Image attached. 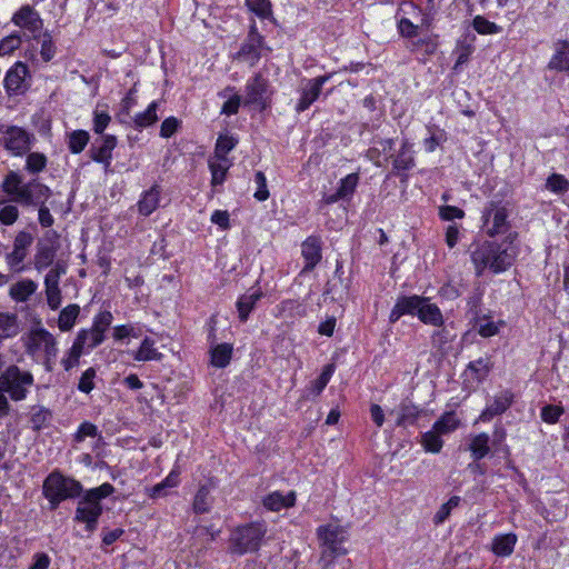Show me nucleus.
Returning a JSON list of instances; mask_svg holds the SVG:
<instances>
[{
	"label": "nucleus",
	"instance_id": "15",
	"mask_svg": "<svg viewBox=\"0 0 569 569\" xmlns=\"http://www.w3.org/2000/svg\"><path fill=\"white\" fill-rule=\"evenodd\" d=\"M12 22L22 28L36 38L43 27L39 13L29 4L22 6L12 17Z\"/></svg>",
	"mask_w": 569,
	"mask_h": 569
},
{
	"label": "nucleus",
	"instance_id": "21",
	"mask_svg": "<svg viewBox=\"0 0 569 569\" xmlns=\"http://www.w3.org/2000/svg\"><path fill=\"white\" fill-rule=\"evenodd\" d=\"M117 146V138L112 134H107L102 138L100 147H92L90 149L91 159L96 162L103 163L106 169L109 168L112 158V151Z\"/></svg>",
	"mask_w": 569,
	"mask_h": 569
},
{
	"label": "nucleus",
	"instance_id": "61",
	"mask_svg": "<svg viewBox=\"0 0 569 569\" xmlns=\"http://www.w3.org/2000/svg\"><path fill=\"white\" fill-rule=\"evenodd\" d=\"M398 30L399 33L407 39L412 40L413 38H417L419 26L413 24L409 19L402 18L398 22Z\"/></svg>",
	"mask_w": 569,
	"mask_h": 569
},
{
	"label": "nucleus",
	"instance_id": "38",
	"mask_svg": "<svg viewBox=\"0 0 569 569\" xmlns=\"http://www.w3.org/2000/svg\"><path fill=\"white\" fill-rule=\"evenodd\" d=\"M137 361L161 360L162 353L154 347V341L146 337L133 356Z\"/></svg>",
	"mask_w": 569,
	"mask_h": 569
},
{
	"label": "nucleus",
	"instance_id": "36",
	"mask_svg": "<svg viewBox=\"0 0 569 569\" xmlns=\"http://www.w3.org/2000/svg\"><path fill=\"white\" fill-rule=\"evenodd\" d=\"M80 313V307L76 303L68 305L66 308H63L58 318V327L61 331H70L74 323Z\"/></svg>",
	"mask_w": 569,
	"mask_h": 569
},
{
	"label": "nucleus",
	"instance_id": "4",
	"mask_svg": "<svg viewBox=\"0 0 569 569\" xmlns=\"http://www.w3.org/2000/svg\"><path fill=\"white\" fill-rule=\"evenodd\" d=\"M26 349L32 357L43 360L47 367L54 362L58 353L56 338L44 328L30 331L26 341Z\"/></svg>",
	"mask_w": 569,
	"mask_h": 569
},
{
	"label": "nucleus",
	"instance_id": "23",
	"mask_svg": "<svg viewBox=\"0 0 569 569\" xmlns=\"http://www.w3.org/2000/svg\"><path fill=\"white\" fill-rule=\"evenodd\" d=\"M419 413V408L408 401H403L397 410L390 411V416H397L396 423L400 427L412 426L417 421Z\"/></svg>",
	"mask_w": 569,
	"mask_h": 569
},
{
	"label": "nucleus",
	"instance_id": "46",
	"mask_svg": "<svg viewBox=\"0 0 569 569\" xmlns=\"http://www.w3.org/2000/svg\"><path fill=\"white\" fill-rule=\"evenodd\" d=\"M158 102L153 101L149 104L146 111L134 117V124L138 128H146L158 121L157 116Z\"/></svg>",
	"mask_w": 569,
	"mask_h": 569
},
{
	"label": "nucleus",
	"instance_id": "51",
	"mask_svg": "<svg viewBox=\"0 0 569 569\" xmlns=\"http://www.w3.org/2000/svg\"><path fill=\"white\" fill-rule=\"evenodd\" d=\"M22 38L19 32H13L0 40V56H9L21 44Z\"/></svg>",
	"mask_w": 569,
	"mask_h": 569
},
{
	"label": "nucleus",
	"instance_id": "56",
	"mask_svg": "<svg viewBox=\"0 0 569 569\" xmlns=\"http://www.w3.org/2000/svg\"><path fill=\"white\" fill-rule=\"evenodd\" d=\"M248 8L260 18H267L271 14V4L269 0H246Z\"/></svg>",
	"mask_w": 569,
	"mask_h": 569
},
{
	"label": "nucleus",
	"instance_id": "25",
	"mask_svg": "<svg viewBox=\"0 0 569 569\" xmlns=\"http://www.w3.org/2000/svg\"><path fill=\"white\" fill-rule=\"evenodd\" d=\"M393 169L398 172L407 171L413 168L415 158L412 152V144L408 140H403L401 148L393 158Z\"/></svg>",
	"mask_w": 569,
	"mask_h": 569
},
{
	"label": "nucleus",
	"instance_id": "57",
	"mask_svg": "<svg viewBox=\"0 0 569 569\" xmlns=\"http://www.w3.org/2000/svg\"><path fill=\"white\" fill-rule=\"evenodd\" d=\"M114 488L112 485L106 482L97 488L89 490L84 496L101 505V500L111 493H113Z\"/></svg>",
	"mask_w": 569,
	"mask_h": 569
},
{
	"label": "nucleus",
	"instance_id": "45",
	"mask_svg": "<svg viewBox=\"0 0 569 569\" xmlns=\"http://www.w3.org/2000/svg\"><path fill=\"white\" fill-rule=\"evenodd\" d=\"M89 142V133L84 130H74L68 136V148L72 153H80Z\"/></svg>",
	"mask_w": 569,
	"mask_h": 569
},
{
	"label": "nucleus",
	"instance_id": "13",
	"mask_svg": "<svg viewBox=\"0 0 569 569\" xmlns=\"http://www.w3.org/2000/svg\"><path fill=\"white\" fill-rule=\"evenodd\" d=\"M102 513V506L98 505L87 496H84L79 502L76 509L74 520L78 522L86 523V528L89 532H92L97 528L98 519Z\"/></svg>",
	"mask_w": 569,
	"mask_h": 569
},
{
	"label": "nucleus",
	"instance_id": "32",
	"mask_svg": "<svg viewBox=\"0 0 569 569\" xmlns=\"http://www.w3.org/2000/svg\"><path fill=\"white\" fill-rule=\"evenodd\" d=\"M261 297L262 293L259 290H256L251 293H244L238 299L237 309L239 313V319L242 322L247 321L249 313L254 308L257 301L260 300Z\"/></svg>",
	"mask_w": 569,
	"mask_h": 569
},
{
	"label": "nucleus",
	"instance_id": "14",
	"mask_svg": "<svg viewBox=\"0 0 569 569\" xmlns=\"http://www.w3.org/2000/svg\"><path fill=\"white\" fill-rule=\"evenodd\" d=\"M34 241V236L26 230L19 231L13 240V249L6 256V261L11 268L20 266L28 254L29 248Z\"/></svg>",
	"mask_w": 569,
	"mask_h": 569
},
{
	"label": "nucleus",
	"instance_id": "8",
	"mask_svg": "<svg viewBox=\"0 0 569 569\" xmlns=\"http://www.w3.org/2000/svg\"><path fill=\"white\" fill-rule=\"evenodd\" d=\"M483 227L490 237L506 233L510 223L508 221V209L501 202L490 201L482 211Z\"/></svg>",
	"mask_w": 569,
	"mask_h": 569
},
{
	"label": "nucleus",
	"instance_id": "54",
	"mask_svg": "<svg viewBox=\"0 0 569 569\" xmlns=\"http://www.w3.org/2000/svg\"><path fill=\"white\" fill-rule=\"evenodd\" d=\"M547 188L552 192L563 193L569 190V181L561 174L553 173L547 180Z\"/></svg>",
	"mask_w": 569,
	"mask_h": 569
},
{
	"label": "nucleus",
	"instance_id": "17",
	"mask_svg": "<svg viewBox=\"0 0 569 569\" xmlns=\"http://www.w3.org/2000/svg\"><path fill=\"white\" fill-rule=\"evenodd\" d=\"M268 81L261 76L256 74L246 86L244 104H257L264 108Z\"/></svg>",
	"mask_w": 569,
	"mask_h": 569
},
{
	"label": "nucleus",
	"instance_id": "58",
	"mask_svg": "<svg viewBox=\"0 0 569 569\" xmlns=\"http://www.w3.org/2000/svg\"><path fill=\"white\" fill-rule=\"evenodd\" d=\"M254 182L257 184V191L253 197L258 201H266L269 198V190L267 188V179L262 171H257L254 174Z\"/></svg>",
	"mask_w": 569,
	"mask_h": 569
},
{
	"label": "nucleus",
	"instance_id": "1",
	"mask_svg": "<svg viewBox=\"0 0 569 569\" xmlns=\"http://www.w3.org/2000/svg\"><path fill=\"white\" fill-rule=\"evenodd\" d=\"M1 189L12 202L22 207H39V222L42 227L53 224V217L44 204L51 194L49 187L36 179L24 182L19 172L11 170L3 178Z\"/></svg>",
	"mask_w": 569,
	"mask_h": 569
},
{
	"label": "nucleus",
	"instance_id": "2",
	"mask_svg": "<svg viewBox=\"0 0 569 569\" xmlns=\"http://www.w3.org/2000/svg\"><path fill=\"white\" fill-rule=\"evenodd\" d=\"M517 257L511 242L485 241L471 252V261L478 276L486 270L500 273L509 269Z\"/></svg>",
	"mask_w": 569,
	"mask_h": 569
},
{
	"label": "nucleus",
	"instance_id": "5",
	"mask_svg": "<svg viewBox=\"0 0 569 569\" xmlns=\"http://www.w3.org/2000/svg\"><path fill=\"white\" fill-rule=\"evenodd\" d=\"M266 530L260 523H250L238 527L230 538L231 551L238 555L258 550Z\"/></svg>",
	"mask_w": 569,
	"mask_h": 569
},
{
	"label": "nucleus",
	"instance_id": "6",
	"mask_svg": "<svg viewBox=\"0 0 569 569\" xmlns=\"http://www.w3.org/2000/svg\"><path fill=\"white\" fill-rule=\"evenodd\" d=\"M3 133L1 143L12 156H23L31 149L34 137L18 126H7L0 129Z\"/></svg>",
	"mask_w": 569,
	"mask_h": 569
},
{
	"label": "nucleus",
	"instance_id": "18",
	"mask_svg": "<svg viewBox=\"0 0 569 569\" xmlns=\"http://www.w3.org/2000/svg\"><path fill=\"white\" fill-rule=\"evenodd\" d=\"M423 297L411 296V297H401L397 300L395 307L392 308L389 320L390 322H396L403 315H416L418 316L419 309L423 303Z\"/></svg>",
	"mask_w": 569,
	"mask_h": 569
},
{
	"label": "nucleus",
	"instance_id": "31",
	"mask_svg": "<svg viewBox=\"0 0 569 569\" xmlns=\"http://www.w3.org/2000/svg\"><path fill=\"white\" fill-rule=\"evenodd\" d=\"M37 288L38 286L33 280L23 279L11 286L10 296L16 301L23 302L27 301L29 297L36 292Z\"/></svg>",
	"mask_w": 569,
	"mask_h": 569
},
{
	"label": "nucleus",
	"instance_id": "11",
	"mask_svg": "<svg viewBox=\"0 0 569 569\" xmlns=\"http://www.w3.org/2000/svg\"><path fill=\"white\" fill-rule=\"evenodd\" d=\"M331 73L309 79L300 89V98L296 104L298 113L306 111L319 98L323 84L329 81Z\"/></svg>",
	"mask_w": 569,
	"mask_h": 569
},
{
	"label": "nucleus",
	"instance_id": "9",
	"mask_svg": "<svg viewBox=\"0 0 569 569\" xmlns=\"http://www.w3.org/2000/svg\"><path fill=\"white\" fill-rule=\"evenodd\" d=\"M67 273V263L58 260L44 276L46 300L50 309L57 310L62 302L60 279Z\"/></svg>",
	"mask_w": 569,
	"mask_h": 569
},
{
	"label": "nucleus",
	"instance_id": "3",
	"mask_svg": "<svg viewBox=\"0 0 569 569\" xmlns=\"http://www.w3.org/2000/svg\"><path fill=\"white\" fill-rule=\"evenodd\" d=\"M82 487L79 481L62 476L58 471L51 472L43 482V495L51 508L56 509L63 500L79 497Z\"/></svg>",
	"mask_w": 569,
	"mask_h": 569
},
{
	"label": "nucleus",
	"instance_id": "24",
	"mask_svg": "<svg viewBox=\"0 0 569 569\" xmlns=\"http://www.w3.org/2000/svg\"><path fill=\"white\" fill-rule=\"evenodd\" d=\"M295 501V491H289L287 495H283L279 491H273L263 499V506L268 510L280 511L281 509L292 507Z\"/></svg>",
	"mask_w": 569,
	"mask_h": 569
},
{
	"label": "nucleus",
	"instance_id": "33",
	"mask_svg": "<svg viewBox=\"0 0 569 569\" xmlns=\"http://www.w3.org/2000/svg\"><path fill=\"white\" fill-rule=\"evenodd\" d=\"M511 399L507 395H500L493 399V402L487 405V408L482 411L479 419L482 421H489L495 416L502 413L510 406Z\"/></svg>",
	"mask_w": 569,
	"mask_h": 569
},
{
	"label": "nucleus",
	"instance_id": "42",
	"mask_svg": "<svg viewBox=\"0 0 569 569\" xmlns=\"http://www.w3.org/2000/svg\"><path fill=\"white\" fill-rule=\"evenodd\" d=\"M18 333L17 317L0 312V342Z\"/></svg>",
	"mask_w": 569,
	"mask_h": 569
},
{
	"label": "nucleus",
	"instance_id": "19",
	"mask_svg": "<svg viewBox=\"0 0 569 569\" xmlns=\"http://www.w3.org/2000/svg\"><path fill=\"white\" fill-rule=\"evenodd\" d=\"M321 240L319 237L310 236L301 244V254L306 261L305 271H311L321 260Z\"/></svg>",
	"mask_w": 569,
	"mask_h": 569
},
{
	"label": "nucleus",
	"instance_id": "35",
	"mask_svg": "<svg viewBox=\"0 0 569 569\" xmlns=\"http://www.w3.org/2000/svg\"><path fill=\"white\" fill-rule=\"evenodd\" d=\"M179 483V473L172 470L161 482L148 489L150 498H160L168 495V489L177 487Z\"/></svg>",
	"mask_w": 569,
	"mask_h": 569
},
{
	"label": "nucleus",
	"instance_id": "60",
	"mask_svg": "<svg viewBox=\"0 0 569 569\" xmlns=\"http://www.w3.org/2000/svg\"><path fill=\"white\" fill-rule=\"evenodd\" d=\"M97 436H98L97 426H94L93 423H91L89 421H84L79 426L78 431L73 436V440L76 442H82L86 439V437L94 438Z\"/></svg>",
	"mask_w": 569,
	"mask_h": 569
},
{
	"label": "nucleus",
	"instance_id": "63",
	"mask_svg": "<svg viewBox=\"0 0 569 569\" xmlns=\"http://www.w3.org/2000/svg\"><path fill=\"white\" fill-rule=\"evenodd\" d=\"M180 124V121L174 117H169L163 120L160 128V136L162 138H170L176 133L178 130V127Z\"/></svg>",
	"mask_w": 569,
	"mask_h": 569
},
{
	"label": "nucleus",
	"instance_id": "40",
	"mask_svg": "<svg viewBox=\"0 0 569 569\" xmlns=\"http://www.w3.org/2000/svg\"><path fill=\"white\" fill-rule=\"evenodd\" d=\"M232 356V346L229 343H221L211 350V365L217 368H224L229 365Z\"/></svg>",
	"mask_w": 569,
	"mask_h": 569
},
{
	"label": "nucleus",
	"instance_id": "52",
	"mask_svg": "<svg viewBox=\"0 0 569 569\" xmlns=\"http://www.w3.org/2000/svg\"><path fill=\"white\" fill-rule=\"evenodd\" d=\"M47 166V157L40 152H31L27 157L26 169L31 173L41 172Z\"/></svg>",
	"mask_w": 569,
	"mask_h": 569
},
{
	"label": "nucleus",
	"instance_id": "55",
	"mask_svg": "<svg viewBox=\"0 0 569 569\" xmlns=\"http://www.w3.org/2000/svg\"><path fill=\"white\" fill-rule=\"evenodd\" d=\"M112 319L113 316L110 311H102L96 316L91 328L104 337V332L110 327Z\"/></svg>",
	"mask_w": 569,
	"mask_h": 569
},
{
	"label": "nucleus",
	"instance_id": "39",
	"mask_svg": "<svg viewBox=\"0 0 569 569\" xmlns=\"http://www.w3.org/2000/svg\"><path fill=\"white\" fill-rule=\"evenodd\" d=\"M437 37L436 36H427L423 38H413L410 41L409 49L412 52L423 53L427 56L433 54L437 50Z\"/></svg>",
	"mask_w": 569,
	"mask_h": 569
},
{
	"label": "nucleus",
	"instance_id": "12",
	"mask_svg": "<svg viewBox=\"0 0 569 569\" xmlns=\"http://www.w3.org/2000/svg\"><path fill=\"white\" fill-rule=\"evenodd\" d=\"M103 340V336L92 328L80 330L70 349V358L77 361L81 355L88 353L93 348L102 343Z\"/></svg>",
	"mask_w": 569,
	"mask_h": 569
},
{
	"label": "nucleus",
	"instance_id": "37",
	"mask_svg": "<svg viewBox=\"0 0 569 569\" xmlns=\"http://www.w3.org/2000/svg\"><path fill=\"white\" fill-rule=\"evenodd\" d=\"M517 537L513 533L498 536L492 541V551L500 557H506L512 553Z\"/></svg>",
	"mask_w": 569,
	"mask_h": 569
},
{
	"label": "nucleus",
	"instance_id": "26",
	"mask_svg": "<svg viewBox=\"0 0 569 569\" xmlns=\"http://www.w3.org/2000/svg\"><path fill=\"white\" fill-rule=\"evenodd\" d=\"M418 318L426 325L440 327L443 325V317L437 305L430 303L429 299L425 298L421 308L419 309Z\"/></svg>",
	"mask_w": 569,
	"mask_h": 569
},
{
	"label": "nucleus",
	"instance_id": "43",
	"mask_svg": "<svg viewBox=\"0 0 569 569\" xmlns=\"http://www.w3.org/2000/svg\"><path fill=\"white\" fill-rule=\"evenodd\" d=\"M52 419V412L43 407L33 408L31 412L30 423L34 431H39L48 427Z\"/></svg>",
	"mask_w": 569,
	"mask_h": 569
},
{
	"label": "nucleus",
	"instance_id": "44",
	"mask_svg": "<svg viewBox=\"0 0 569 569\" xmlns=\"http://www.w3.org/2000/svg\"><path fill=\"white\" fill-rule=\"evenodd\" d=\"M459 426V419L455 412H446L433 423V429L442 435H447L456 430Z\"/></svg>",
	"mask_w": 569,
	"mask_h": 569
},
{
	"label": "nucleus",
	"instance_id": "16",
	"mask_svg": "<svg viewBox=\"0 0 569 569\" xmlns=\"http://www.w3.org/2000/svg\"><path fill=\"white\" fill-rule=\"evenodd\" d=\"M28 67L16 62L6 74L4 87L10 94L22 93L27 89Z\"/></svg>",
	"mask_w": 569,
	"mask_h": 569
},
{
	"label": "nucleus",
	"instance_id": "29",
	"mask_svg": "<svg viewBox=\"0 0 569 569\" xmlns=\"http://www.w3.org/2000/svg\"><path fill=\"white\" fill-rule=\"evenodd\" d=\"M490 437L489 435L481 432L470 438L468 449L471 452V457L475 461L485 458L490 452Z\"/></svg>",
	"mask_w": 569,
	"mask_h": 569
},
{
	"label": "nucleus",
	"instance_id": "64",
	"mask_svg": "<svg viewBox=\"0 0 569 569\" xmlns=\"http://www.w3.org/2000/svg\"><path fill=\"white\" fill-rule=\"evenodd\" d=\"M439 214L441 219L450 221L453 219H462L465 217V212L462 209L453 206H445L439 210Z\"/></svg>",
	"mask_w": 569,
	"mask_h": 569
},
{
	"label": "nucleus",
	"instance_id": "28",
	"mask_svg": "<svg viewBox=\"0 0 569 569\" xmlns=\"http://www.w3.org/2000/svg\"><path fill=\"white\" fill-rule=\"evenodd\" d=\"M160 189L158 186L147 190L138 202V210L143 216H150L159 206Z\"/></svg>",
	"mask_w": 569,
	"mask_h": 569
},
{
	"label": "nucleus",
	"instance_id": "62",
	"mask_svg": "<svg viewBox=\"0 0 569 569\" xmlns=\"http://www.w3.org/2000/svg\"><path fill=\"white\" fill-rule=\"evenodd\" d=\"M111 121V117L106 111H94L93 130L101 134Z\"/></svg>",
	"mask_w": 569,
	"mask_h": 569
},
{
	"label": "nucleus",
	"instance_id": "59",
	"mask_svg": "<svg viewBox=\"0 0 569 569\" xmlns=\"http://www.w3.org/2000/svg\"><path fill=\"white\" fill-rule=\"evenodd\" d=\"M563 413V408L557 405H547L541 409V419L547 423H556Z\"/></svg>",
	"mask_w": 569,
	"mask_h": 569
},
{
	"label": "nucleus",
	"instance_id": "22",
	"mask_svg": "<svg viewBox=\"0 0 569 569\" xmlns=\"http://www.w3.org/2000/svg\"><path fill=\"white\" fill-rule=\"evenodd\" d=\"M548 69L556 71H569V42L558 41L555 47V54L551 57Z\"/></svg>",
	"mask_w": 569,
	"mask_h": 569
},
{
	"label": "nucleus",
	"instance_id": "47",
	"mask_svg": "<svg viewBox=\"0 0 569 569\" xmlns=\"http://www.w3.org/2000/svg\"><path fill=\"white\" fill-rule=\"evenodd\" d=\"M440 432H438L436 429H431L430 431H427L422 436V446L423 448L432 453H437L441 450L443 446V441L441 439Z\"/></svg>",
	"mask_w": 569,
	"mask_h": 569
},
{
	"label": "nucleus",
	"instance_id": "27",
	"mask_svg": "<svg viewBox=\"0 0 569 569\" xmlns=\"http://www.w3.org/2000/svg\"><path fill=\"white\" fill-rule=\"evenodd\" d=\"M392 149V139H376L373 146L367 151V158L376 166L380 167L382 156H389Z\"/></svg>",
	"mask_w": 569,
	"mask_h": 569
},
{
	"label": "nucleus",
	"instance_id": "10",
	"mask_svg": "<svg viewBox=\"0 0 569 569\" xmlns=\"http://www.w3.org/2000/svg\"><path fill=\"white\" fill-rule=\"evenodd\" d=\"M33 385V376L16 365H10L0 375V391H27Z\"/></svg>",
	"mask_w": 569,
	"mask_h": 569
},
{
	"label": "nucleus",
	"instance_id": "50",
	"mask_svg": "<svg viewBox=\"0 0 569 569\" xmlns=\"http://www.w3.org/2000/svg\"><path fill=\"white\" fill-rule=\"evenodd\" d=\"M237 140L229 136H220L214 147V158L228 159L227 154L236 147Z\"/></svg>",
	"mask_w": 569,
	"mask_h": 569
},
{
	"label": "nucleus",
	"instance_id": "53",
	"mask_svg": "<svg viewBox=\"0 0 569 569\" xmlns=\"http://www.w3.org/2000/svg\"><path fill=\"white\" fill-rule=\"evenodd\" d=\"M503 325V321L493 322L486 318L480 319L477 323V331L483 338L496 336L499 332V327Z\"/></svg>",
	"mask_w": 569,
	"mask_h": 569
},
{
	"label": "nucleus",
	"instance_id": "48",
	"mask_svg": "<svg viewBox=\"0 0 569 569\" xmlns=\"http://www.w3.org/2000/svg\"><path fill=\"white\" fill-rule=\"evenodd\" d=\"M473 29L480 34H496L501 31V27L487 20L482 16H476L472 21Z\"/></svg>",
	"mask_w": 569,
	"mask_h": 569
},
{
	"label": "nucleus",
	"instance_id": "20",
	"mask_svg": "<svg viewBox=\"0 0 569 569\" xmlns=\"http://www.w3.org/2000/svg\"><path fill=\"white\" fill-rule=\"evenodd\" d=\"M58 246H54L52 242H43L39 241L37 244V252L33 258V264L37 271H42L47 268H52V266L57 262Z\"/></svg>",
	"mask_w": 569,
	"mask_h": 569
},
{
	"label": "nucleus",
	"instance_id": "49",
	"mask_svg": "<svg viewBox=\"0 0 569 569\" xmlns=\"http://www.w3.org/2000/svg\"><path fill=\"white\" fill-rule=\"evenodd\" d=\"M359 182V176L358 173H350L343 179L340 180V184L338 190V196H341L343 199H349Z\"/></svg>",
	"mask_w": 569,
	"mask_h": 569
},
{
	"label": "nucleus",
	"instance_id": "41",
	"mask_svg": "<svg viewBox=\"0 0 569 569\" xmlns=\"http://www.w3.org/2000/svg\"><path fill=\"white\" fill-rule=\"evenodd\" d=\"M18 203L12 202L10 199H0V223L4 226H12L19 218Z\"/></svg>",
	"mask_w": 569,
	"mask_h": 569
},
{
	"label": "nucleus",
	"instance_id": "7",
	"mask_svg": "<svg viewBox=\"0 0 569 569\" xmlns=\"http://www.w3.org/2000/svg\"><path fill=\"white\" fill-rule=\"evenodd\" d=\"M318 537L322 542L323 551L321 561L328 566L331 558L346 553V550L341 548V543L345 540L343 530L339 526L327 525L318 528Z\"/></svg>",
	"mask_w": 569,
	"mask_h": 569
},
{
	"label": "nucleus",
	"instance_id": "30",
	"mask_svg": "<svg viewBox=\"0 0 569 569\" xmlns=\"http://www.w3.org/2000/svg\"><path fill=\"white\" fill-rule=\"evenodd\" d=\"M229 168H230V162L228 159H219V158H214V157L209 159V169L211 172V184L213 187L223 183Z\"/></svg>",
	"mask_w": 569,
	"mask_h": 569
},
{
	"label": "nucleus",
	"instance_id": "34",
	"mask_svg": "<svg viewBox=\"0 0 569 569\" xmlns=\"http://www.w3.org/2000/svg\"><path fill=\"white\" fill-rule=\"evenodd\" d=\"M211 487L209 485H201L193 499V511L196 513H206L210 510L212 505V497L210 495Z\"/></svg>",
	"mask_w": 569,
	"mask_h": 569
}]
</instances>
